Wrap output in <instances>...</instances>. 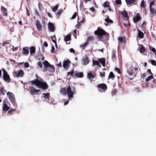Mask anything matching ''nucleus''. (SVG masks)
<instances>
[{
    "mask_svg": "<svg viewBox=\"0 0 156 156\" xmlns=\"http://www.w3.org/2000/svg\"><path fill=\"white\" fill-rule=\"evenodd\" d=\"M71 34H69L66 36L64 38L65 41L66 42L71 40Z\"/></svg>",
    "mask_w": 156,
    "mask_h": 156,
    "instance_id": "412c9836",
    "label": "nucleus"
},
{
    "mask_svg": "<svg viewBox=\"0 0 156 156\" xmlns=\"http://www.w3.org/2000/svg\"><path fill=\"white\" fill-rule=\"evenodd\" d=\"M138 36L140 38H143L144 37V34L140 30L138 31Z\"/></svg>",
    "mask_w": 156,
    "mask_h": 156,
    "instance_id": "5701e85b",
    "label": "nucleus"
},
{
    "mask_svg": "<svg viewBox=\"0 0 156 156\" xmlns=\"http://www.w3.org/2000/svg\"><path fill=\"white\" fill-rule=\"evenodd\" d=\"M150 11L151 13L152 14H154V9L152 7H150Z\"/></svg>",
    "mask_w": 156,
    "mask_h": 156,
    "instance_id": "de8ad7c7",
    "label": "nucleus"
},
{
    "mask_svg": "<svg viewBox=\"0 0 156 156\" xmlns=\"http://www.w3.org/2000/svg\"><path fill=\"white\" fill-rule=\"evenodd\" d=\"M1 9L3 12V15L4 16H7L8 15L7 9L4 7H2Z\"/></svg>",
    "mask_w": 156,
    "mask_h": 156,
    "instance_id": "aec40b11",
    "label": "nucleus"
},
{
    "mask_svg": "<svg viewBox=\"0 0 156 156\" xmlns=\"http://www.w3.org/2000/svg\"><path fill=\"white\" fill-rule=\"evenodd\" d=\"M93 65H97L99 67H101V65L99 62L98 61H96L95 60H94L93 61Z\"/></svg>",
    "mask_w": 156,
    "mask_h": 156,
    "instance_id": "bb28decb",
    "label": "nucleus"
},
{
    "mask_svg": "<svg viewBox=\"0 0 156 156\" xmlns=\"http://www.w3.org/2000/svg\"><path fill=\"white\" fill-rule=\"evenodd\" d=\"M52 41L54 43H55L56 42V38L55 37V36H54V38L52 39Z\"/></svg>",
    "mask_w": 156,
    "mask_h": 156,
    "instance_id": "4d7b16f0",
    "label": "nucleus"
},
{
    "mask_svg": "<svg viewBox=\"0 0 156 156\" xmlns=\"http://www.w3.org/2000/svg\"><path fill=\"white\" fill-rule=\"evenodd\" d=\"M43 95H44L43 97L45 99H49L50 95V93H43Z\"/></svg>",
    "mask_w": 156,
    "mask_h": 156,
    "instance_id": "7c9ffc66",
    "label": "nucleus"
},
{
    "mask_svg": "<svg viewBox=\"0 0 156 156\" xmlns=\"http://www.w3.org/2000/svg\"><path fill=\"white\" fill-rule=\"evenodd\" d=\"M145 76L146 75L145 74H143L141 75V77L142 78H144L145 77Z\"/></svg>",
    "mask_w": 156,
    "mask_h": 156,
    "instance_id": "69168bd1",
    "label": "nucleus"
},
{
    "mask_svg": "<svg viewBox=\"0 0 156 156\" xmlns=\"http://www.w3.org/2000/svg\"><path fill=\"white\" fill-rule=\"evenodd\" d=\"M70 51L71 53H75V51L72 48H71L69 50Z\"/></svg>",
    "mask_w": 156,
    "mask_h": 156,
    "instance_id": "680f3d73",
    "label": "nucleus"
},
{
    "mask_svg": "<svg viewBox=\"0 0 156 156\" xmlns=\"http://www.w3.org/2000/svg\"><path fill=\"white\" fill-rule=\"evenodd\" d=\"M141 17L139 13H137L136 16L134 17L133 19L134 22L135 23H136L139 21Z\"/></svg>",
    "mask_w": 156,
    "mask_h": 156,
    "instance_id": "f8f14e48",
    "label": "nucleus"
},
{
    "mask_svg": "<svg viewBox=\"0 0 156 156\" xmlns=\"http://www.w3.org/2000/svg\"><path fill=\"white\" fill-rule=\"evenodd\" d=\"M74 75L77 78H82L83 76V74L82 72H75Z\"/></svg>",
    "mask_w": 156,
    "mask_h": 156,
    "instance_id": "f3484780",
    "label": "nucleus"
},
{
    "mask_svg": "<svg viewBox=\"0 0 156 156\" xmlns=\"http://www.w3.org/2000/svg\"><path fill=\"white\" fill-rule=\"evenodd\" d=\"M121 14L125 18H127L128 16L127 12L125 10H124L121 12Z\"/></svg>",
    "mask_w": 156,
    "mask_h": 156,
    "instance_id": "a878e982",
    "label": "nucleus"
},
{
    "mask_svg": "<svg viewBox=\"0 0 156 156\" xmlns=\"http://www.w3.org/2000/svg\"><path fill=\"white\" fill-rule=\"evenodd\" d=\"M73 73H74V69H73L72 70L71 72H68V75L71 74V76L73 77Z\"/></svg>",
    "mask_w": 156,
    "mask_h": 156,
    "instance_id": "a18cd8bd",
    "label": "nucleus"
},
{
    "mask_svg": "<svg viewBox=\"0 0 156 156\" xmlns=\"http://www.w3.org/2000/svg\"><path fill=\"white\" fill-rule=\"evenodd\" d=\"M32 85H35L38 87L41 88L43 90H46L48 88V86L46 82H43L42 80H39L38 79L30 81Z\"/></svg>",
    "mask_w": 156,
    "mask_h": 156,
    "instance_id": "7ed1b4c3",
    "label": "nucleus"
},
{
    "mask_svg": "<svg viewBox=\"0 0 156 156\" xmlns=\"http://www.w3.org/2000/svg\"><path fill=\"white\" fill-rule=\"evenodd\" d=\"M24 73L23 70H20L18 72H15L13 75L14 76L17 77H23L24 75Z\"/></svg>",
    "mask_w": 156,
    "mask_h": 156,
    "instance_id": "1a4fd4ad",
    "label": "nucleus"
},
{
    "mask_svg": "<svg viewBox=\"0 0 156 156\" xmlns=\"http://www.w3.org/2000/svg\"><path fill=\"white\" fill-rule=\"evenodd\" d=\"M145 48L142 44H141L140 48V52L141 53H144L145 51Z\"/></svg>",
    "mask_w": 156,
    "mask_h": 156,
    "instance_id": "b1692460",
    "label": "nucleus"
},
{
    "mask_svg": "<svg viewBox=\"0 0 156 156\" xmlns=\"http://www.w3.org/2000/svg\"><path fill=\"white\" fill-rule=\"evenodd\" d=\"M44 66V71H49L51 72H54L55 70V68L53 65L50 64L47 61L45 60L43 63Z\"/></svg>",
    "mask_w": 156,
    "mask_h": 156,
    "instance_id": "20e7f679",
    "label": "nucleus"
},
{
    "mask_svg": "<svg viewBox=\"0 0 156 156\" xmlns=\"http://www.w3.org/2000/svg\"><path fill=\"white\" fill-rule=\"evenodd\" d=\"M105 21L108 23H113V21L109 19V16H108L107 18L105 19Z\"/></svg>",
    "mask_w": 156,
    "mask_h": 156,
    "instance_id": "c756f323",
    "label": "nucleus"
},
{
    "mask_svg": "<svg viewBox=\"0 0 156 156\" xmlns=\"http://www.w3.org/2000/svg\"><path fill=\"white\" fill-rule=\"evenodd\" d=\"M40 92V90L38 89H31L30 90V93L31 95H34L35 94H38Z\"/></svg>",
    "mask_w": 156,
    "mask_h": 156,
    "instance_id": "2eb2a0df",
    "label": "nucleus"
},
{
    "mask_svg": "<svg viewBox=\"0 0 156 156\" xmlns=\"http://www.w3.org/2000/svg\"><path fill=\"white\" fill-rule=\"evenodd\" d=\"M99 61L101 63L102 65L105 66V59L104 58H101L99 59Z\"/></svg>",
    "mask_w": 156,
    "mask_h": 156,
    "instance_id": "393cba45",
    "label": "nucleus"
},
{
    "mask_svg": "<svg viewBox=\"0 0 156 156\" xmlns=\"http://www.w3.org/2000/svg\"><path fill=\"white\" fill-rule=\"evenodd\" d=\"M127 72L130 75H132L133 74V68L131 67L129 68L127 70Z\"/></svg>",
    "mask_w": 156,
    "mask_h": 156,
    "instance_id": "4be33fe9",
    "label": "nucleus"
},
{
    "mask_svg": "<svg viewBox=\"0 0 156 156\" xmlns=\"http://www.w3.org/2000/svg\"><path fill=\"white\" fill-rule=\"evenodd\" d=\"M154 4V2H151L150 3V7H151L152 5H153Z\"/></svg>",
    "mask_w": 156,
    "mask_h": 156,
    "instance_id": "e2e57ef3",
    "label": "nucleus"
},
{
    "mask_svg": "<svg viewBox=\"0 0 156 156\" xmlns=\"http://www.w3.org/2000/svg\"><path fill=\"white\" fill-rule=\"evenodd\" d=\"M115 76L113 73V72H110L108 76V79H109L110 78L114 79L115 78Z\"/></svg>",
    "mask_w": 156,
    "mask_h": 156,
    "instance_id": "2f4dec72",
    "label": "nucleus"
},
{
    "mask_svg": "<svg viewBox=\"0 0 156 156\" xmlns=\"http://www.w3.org/2000/svg\"><path fill=\"white\" fill-rule=\"evenodd\" d=\"M58 5H56L55 7L52 8V10L54 12H55L58 9Z\"/></svg>",
    "mask_w": 156,
    "mask_h": 156,
    "instance_id": "4c0bfd02",
    "label": "nucleus"
},
{
    "mask_svg": "<svg viewBox=\"0 0 156 156\" xmlns=\"http://www.w3.org/2000/svg\"><path fill=\"white\" fill-rule=\"evenodd\" d=\"M90 9L92 12H94L95 10L94 8L93 7L90 8Z\"/></svg>",
    "mask_w": 156,
    "mask_h": 156,
    "instance_id": "052dcab7",
    "label": "nucleus"
},
{
    "mask_svg": "<svg viewBox=\"0 0 156 156\" xmlns=\"http://www.w3.org/2000/svg\"><path fill=\"white\" fill-rule=\"evenodd\" d=\"M151 64L154 66H156V61L154 60H151Z\"/></svg>",
    "mask_w": 156,
    "mask_h": 156,
    "instance_id": "37998d69",
    "label": "nucleus"
},
{
    "mask_svg": "<svg viewBox=\"0 0 156 156\" xmlns=\"http://www.w3.org/2000/svg\"><path fill=\"white\" fill-rule=\"evenodd\" d=\"M37 65L40 68H42L43 67V65L41 61L38 62L37 63Z\"/></svg>",
    "mask_w": 156,
    "mask_h": 156,
    "instance_id": "5fc2aeb1",
    "label": "nucleus"
},
{
    "mask_svg": "<svg viewBox=\"0 0 156 156\" xmlns=\"http://www.w3.org/2000/svg\"><path fill=\"white\" fill-rule=\"evenodd\" d=\"M141 6L142 7L144 8L145 6V2L144 0H143L141 3Z\"/></svg>",
    "mask_w": 156,
    "mask_h": 156,
    "instance_id": "79ce46f5",
    "label": "nucleus"
},
{
    "mask_svg": "<svg viewBox=\"0 0 156 156\" xmlns=\"http://www.w3.org/2000/svg\"><path fill=\"white\" fill-rule=\"evenodd\" d=\"M15 111V110L12 109H11L8 112V113L9 114H11L13 112Z\"/></svg>",
    "mask_w": 156,
    "mask_h": 156,
    "instance_id": "49530a36",
    "label": "nucleus"
},
{
    "mask_svg": "<svg viewBox=\"0 0 156 156\" xmlns=\"http://www.w3.org/2000/svg\"><path fill=\"white\" fill-rule=\"evenodd\" d=\"M115 70L119 74H120L121 73V70L120 69L117 67L115 68Z\"/></svg>",
    "mask_w": 156,
    "mask_h": 156,
    "instance_id": "c03bdc74",
    "label": "nucleus"
},
{
    "mask_svg": "<svg viewBox=\"0 0 156 156\" xmlns=\"http://www.w3.org/2000/svg\"><path fill=\"white\" fill-rule=\"evenodd\" d=\"M115 2L118 5H120L121 4V0H116Z\"/></svg>",
    "mask_w": 156,
    "mask_h": 156,
    "instance_id": "8fccbe9b",
    "label": "nucleus"
},
{
    "mask_svg": "<svg viewBox=\"0 0 156 156\" xmlns=\"http://www.w3.org/2000/svg\"><path fill=\"white\" fill-rule=\"evenodd\" d=\"M30 54L31 55H33L36 52V48L34 46H31L30 48Z\"/></svg>",
    "mask_w": 156,
    "mask_h": 156,
    "instance_id": "a211bd4d",
    "label": "nucleus"
},
{
    "mask_svg": "<svg viewBox=\"0 0 156 156\" xmlns=\"http://www.w3.org/2000/svg\"><path fill=\"white\" fill-rule=\"evenodd\" d=\"M9 107L6 104H5L4 105L3 107V110L5 111H7L9 110Z\"/></svg>",
    "mask_w": 156,
    "mask_h": 156,
    "instance_id": "cd10ccee",
    "label": "nucleus"
},
{
    "mask_svg": "<svg viewBox=\"0 0 156 156\" xmlns=\"http://www.w3.org/2000/svg\"><path fill=\"white\" fill-rule=\"evenodd\" d=\"M94 73H92L90 72H88L87 74V77L88 79L91 80L94 79L96 76V73L93 72Z\"/></svg>",
    "mask_w": 156,
    "mask_h": 156,
    "instance_id": "9b49d317",
    "label": "nucleus"
},
{
    "mask_svg": "<svg viewBox=\"0 0 156 156\" xmlns=\"http://www.w3.org/2000/svg\"><path fill=\"white\" fill-rule=\"evenodd\" d=\"M7 95L11 103H15L16 101L15 96L13 93L8 91L7 93Z\"/></svg>",
    "mask_w": 156,
    "mask_h": 156,
    "instance_id": "39448f33",
    "label": "nucleus"
},
{
    "mask_svg": "<svg viewBox=\"0 0 156 156\" xmlns=\"http://www.w3.org/2000/svg\"><path fill=\"white\" fill-rule=\"evenodd\" d=\"M118 40L122 43H125V38L122 37H119L118 38Z\"/></svg>",
    "mask_w": 156,
    "mask_h": 156,
    "instance_id": "c85d7f7f",
    "label": "nucleus"
},
{
    "mask_svg": "<svg viewBox=\"0 0 156 156\" xmlns=\"http://www.w3.org/2000/svg\"><path fill=\"white\" fill-rule=\"evenodd\" d=\"M100 76L102 77H104L105 76V73L104 72H101L100 73Z\"/></svg>",
    "mask_w": 156,
    "mask_h": 156,
    "instance_id": "6e6d98bb",
    "label": "nucleus"
},
{
    "mask_svg": "<svg viewBox=\"0 0 156 156\" xmlns=\"http://www.w3.org/2000/svg\"><path fill=\"white\" fill-rule=\"evenodd\" d=\"M63 11V10L62 9H60L59 10L58 12L56 13V15L58 16H60L61 13Z\"/></svg>",
    "mask_w": 156,
    "mask_h": 156,
    "instance_id": "c9c22d12",
    "label": "nucleus"
},
{
    "mask_svg": "<svg viewBox=\"0 0 156 156\" xmlns=\"http://www.w3.org/2000/svg\"><path fill=\"white\" fill-rule=\"evenodd\" d=\"M104 7L105 8L108 7H109V3L108 2H106L104 3V4L103 5Z\"/></svg>",
    "mask_w": 156,
    "mask_h": 156,
    "instance_id": "58836bf2",
    "label": "nucleus"
},
{
    "mask_svg": "<svg viewBox=\"0 0 156 156\" xmlns=\"http://www.w3.org/2000/svg\"><path fill=\"white\" fill-rule=\"evenodd\" d=\"M115 51H113L112 52V58H115Z\"/></svg>",
    "mask_w": 156,
    "mask_h": 156,
    "instance_id": "a19ab883",
    "label": "nucleus"
},
{
    "mask_svg": "<svg viewBox=\"0 0 156 156\" xmlns=\"http://www.w3.org/2000/svg\"><path fill=\"white\" fill-rule=\"evenodd\" d=\"M94 33L97 36V37L101 41H103L104 37L107 39L109 37V34L106 32L104 30L98 27Z\"/></svg>",
    "mask_w": 156,
    "mask_h": 156,
    "instance_id": "f257e3e1",
    "label": "nucleus"
},
{
    "mask_svg": "<svg viewBox=\"0 0 156 156\" xmlns=\"http://www.w3.org/2000/svg\"><path fill=\"white\" fill-rule=\"evenodd\" d=\"M84 22V20H80L79 18H78L77 21L78 24L76 25V26L78 25L80 26L81 25V23H83Z\"/></svg>",
    "mask_w": 156,
    "mask_h": 156,
    "instance_id": "f704fd0d",
    "label": "nucleus"
},
{
    "mask_svg": "<svg viewBox=\"0 0 156 156\" xmlns=\"http://www.w3.org/2000/svg\"><path fill=\"white\" fill-rule=\"evenodd\" d=\"M97 87L99 89H100L104 91L106 90L107 89V85L104 83H101L97 85Z\"/></svg>",
    "mask_w": 156,
    "mask_h": 156,
    "instance_id": "6e6552de",
    "label": "nucleus"
},
{
    "mask_svg": "<svg viewBox=\"0 0 156 156\" xmlns=\"http://www.w3.org/2000/svg\"><path fill=\"white\" fill-rule=\"evenodd\" d=\"M77 16V12H75L73 15L71 19H73L76 18Z\"/></svg>",
    "mask_w": 156,
    "mask_h": 156,
    "instance_id": "09e8293b",
    "label": "nucleus"
},
{
    "mask_svg": "<svg viewBox=\"0 0 156 156\" xmlns=\"http://www.w3.org/2000/svg\"><path fill=\"white\" fill-rule=\"evenodd\" d=\"M136 2V0H128L127 2V4L128 5H130L133 3Z\"/></svg>",
    "mask_w": 156,
    "mask_h": 156,
    "instance_id": "e433bc0d",
    "label": "nucleus"
},
{
    "mask_svg": "<svg viewBox=\"0 0 156 156\" xmlns=\"http://www.w3.org/2000/svg\"><path fill=\"white\" fill-rule=\"evenodd\" d=\"M60 92L64 95L67 94L69 100L73 97V95L75 93L74 88L72 90L70 86H69L67 89L65 87L61 88Z\"/></svg>",
    "mask_w": 156,
    "mask_h": 156,
    "instance_id": "f03ea898",
    "label": "nucleus"
},
{
    "mask_svg": "<svg viewBox=\"0 0 156 156\" xmlns=\"http://www.w3.org/2000/svg\"><path fill=\"white\" fill-rule=\"evenodd\" d=\"M36 26L38 30L39 31H41L42 27L40 22L38 20H36L35 21Z\"/></svg>",
    "mask_w": 156,
    "mask_h": 156,
    "instance_id": "9d476101",
    "label": "nucleus"
},
{
    "mask_svg": "<svg viewBox=\"0 0 156 156\" xmlns=\"http://www.w3.org/2000/svg\"><path fill=\"white\" fill-rule=\"evenodd\" d=\"M2 70L3 73V78L4 80L8 83L10 82L11 79L9 77V76L7 72L3 68L2 69Z\"/></svg>",
    "mask_w": 156,
    "mask_h": 156,
    "instance_id": "423d86ee",
    "label": "nucleus"
},
{
    "mask_svg": "<svg viewBox=\"0 0 156 156\" xmlns=\"http://www.w3.org/2000/svg\"><path fill=\"white\" fill-rule=\"evenodd\" d=\"M94 40V37L93 36H89L88 37L87 39V42L89 41H92Z\"/></svg>",
    "mask_w": 156,
    "mask_h": 156,
    "instance_id": "473e14b6",
    "label": "nucleus"
},
{
    "mask_svg": "<svg viewBox=\"0 0 156 156\" xmlns=\"http://www.w3.org/2000/svg\"><path fill=\"white\" fill-rule=\"evenodd\" d=\"M88 44V42L87 41L84 43L81 44L80 45V46L81 48H83L85 46H86Z\"/></svg>",
    "mask_w": 156,
    "mask_h": 156,
    "instance_id": "ea45409f",
    "label": "nucleus"
},
{
    "mask_svg": "<svg viewBox=\"0 0 156 156\" xmlns=\"http://www.w3.org/2000/svg\"><path fill=\"white\" fill-rule=\"evenodd\" d=\"M147 72L150 73L151 74L153 75L152 73H151V70L150 69H148L147 70Z\"/></svg>",
    "mask_w": 156,
    "mask_h": 156,
    "instance_id": "338daca9",
    "label": "nucleus"
},
{
    "mask_svg": "<svg viewBox=\"0 0 156 156\" xmlns=\"http://www.w3.org/2000/svg\"><path fill=\"white\" fill-rule=\"evenodd\" d=\"M70 61L69 60H66L63 62V67L65 69H67L69 66Z\"/></svg>",
    "mask_w": 156,
    "mask_h": 156,
    "instance_id": "ddd939ff",
    "label": "nucleus"
},
{
    "mask_svg": "<svg viewBox=\"0 0 156 156\" xmlns=\"http://www.w3.org/2000/svg\"><path fill=\"white\" fill-rule=\"evenodd\" d=\"M153 78L154 77L152 75H150L148 76L147 78H146V82H147L150 81V80L153 79Z\"/></svg>",
    "mask_w": 156,
    "mask_h": 156,
    "instance_id": "72a5a7b5",
    "label": "nucleus"
},
{
    "mask_svg": "<svg viewBox=\"0 0 156 156\" xmlns=\"http://www.w3.org/2000/svg\"><path fill=\"white\" fill-rule=\"evenodd\" d=\"M116 90L115 89L113 90L112 92V95L114 96L116 94Z\"/></svg>",
    "mask_w": 156,
    "mask_h": 156,
    "instance_id": "3c124183",
    "label": "nucleus"
},
{
    "mask_svg": "<svg viewBox=\"0 0 156 156\" xmlns=\"http://www.w3.org/2000/svg\"><path fill=\"white\" fill-rule=\"evenodd\" d=\"M6 91V90H4V87H0V95H4Z\"/></svg>",
    "mask_w": 156,
    "mask_h": 156,
    "instance_id": "6ab92c4d",
    "label": "nucleus"
},
{
    "mask_svg": "<svg viewBox=\"0 0 156 156\" xmlns=\"http://www.w3.org/2000/svg\"><path fill=\"white\" fill-rule=\"evenodd\" d=\"M22 54L25 55H27L29 53V51L28 50V48L27 47H25L23 48L22 51Z\"/></svg>",
    "mask_w": 156,
    "mask_h": 156,
    "instance_id": "4468645a",
    "label": "nucleus"
},
{
    "mask_svg": "<svg viewBox=\"0 0 156 156\" xmlns=\"http://www.w3.org/2000/svg\"><path fill=\"white\" fill-rule=\"evenodd\" d=\"M51 53H54V51L55 50V48L53 47H52L51 48Z\"/></svg>",
    "mask_w": 156,
    "mask_h": 156,
    "instance_id": "13d9d810",
    "label": "nucleus"
},
{
    "mask_svg": "<svg viewBox=\"0 0 156 156\" xmlns=\"http://www.w3.org/2000/svg\"><path fill=\"white\" fill-rule=\"evenodd\" d=\"M136 90L137 92H140V89L138 88H136Z\"/></svg>",
    "mask_w": 156,
    "mask_h": 156,
    "instance_id": "774afa93",
    "label": "nucleus"
},
{
    "mask_svg": "<svg viewBox=\"0 0 156 156\" xmlns=\"http://www.w3.org/2000/svg\"><path fill=\"white\" fill-rule=\"evenodd\" d=\"M43 46H44L45 47H47L48 46V44L46 41L44 42V43L43 44Z\"/></svg>",
    "mask_w": 156,
    "mask_h": 156,
    "instance_id": "bf43d9fd",
    "label": "nucleus"
},
{
    "mask_svg": "<svg viewBox=\"0 0 156 156\" xmlns=\"http://www.w3.org/2000/svg\"><path fill=\"white\" fill-rule=\"evenodd\" d=\"M48 27L49 30L51 32H54L55 30V27L53 23L49 22L48 24Z\"/></svg>",
    "mask_w": 156,
    "mask_h": 156,
    "instance_id": "0eeeda50",
    "label": "nucleus"
},
{
    "mask_svg": "<svg viewBox=\"0 0 156 156\" xmlns=\"http://www.w3.org/2000/svg\"><path fill=\"white\" fill-rule=\"evenodd\" d=\"M47 14L48 16H49L50 17L52 18V15L50 12H48L47 13Z\"/></svg>",
    "mask_w": 156,
    "mask_h": 156,
    "instance_id": "0e129e2a",
    "label": "nucleus"
},
{
    "mask_svg": "<svg viewBox=\"0 0 156 156\" xmlns=\"http://www.w3.org/2000/svg\"><path fill=\"white\" fill-rule=\"evenodd\" d=\"M24 66L26 68L29 67V64L28 62H26L24 64Z\"/></svg>",
    "mask_w": 156,
    "mask_h": 156,
    "instance_id": "864d4df0",
    "label": "nucleus"
},
{
    "mask_svg": "<svg viewBox=\"0 0 156 156\" xmlns=\"http://www.w3.org/2000/svg\"><path fill=\"white\" fill-rule=\"evenodd\" d=\"M82 62L83 64L85 65H87L89 63V60L87 56H85V58L82 59Z\"/></svg>",
    "mask_w": 156,
    "mask_h": 156,
    "instance_id": "dca6fc26",
    "label": "nucleus"
},
{
    "mask_svg": "<svg viewBox=\"0 0 156 156\" xmlns=\"http://www.w3.org/2000/svg\"><path fill=\"white\" fill-rule=\"evenodd\" d=\"M151 50L154 53L156 56V50L155 48H152Z\"/></svg>",
    "mask_w": 156,
    "mask_h": 156,
    "instance_id": "603ef678",
    "label": "nucleus"
}]
</instances>
